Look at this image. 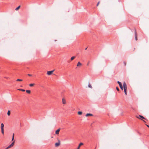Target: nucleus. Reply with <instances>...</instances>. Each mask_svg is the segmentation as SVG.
<instances>
[{"instance_id": "1", "label": "nucleus", "mask_w": 149, "mask_h": 149, "mask_svg": "<svg viewBox=\"0 0 149 149\" xmlns=\"http://www.w3.org/2000/svg\"><path fill=\"white\" fill-rule=\"evenodd\" d=\"M123 86L124 88V90L125 93V95H127V85L125 83V82H124L123 83Z\"/></svg>"}, {"instance_id": "2", "label": "nucleus", "mask_w": 149, "mask_h": 149, "mask_svg": "<svg viewBox=\"0 0 149 149\" xmlns=\"http://www.w3.org/2000/svg\"><path fill=\"white\" fill-rule=\"evenodd\" d=\"M136 118L138 119L142 120L144 123H146V122L145 120H143V119H146V118L143 117V116L141 115H139V116H136Z\"/></svg>"}, {"instance_id": "3", "label": "nucleus", "mask_w": 149, "mask_h": 149, "mask_svg": "<svg viewBox=\"0 0 149 149\" xmlns=\"http://www.w3.org/2000/svg\"><path fill=\"white\" fill-rule=\"evenodd\" d=\"M4 125L3 123H1V132L3 134H4Z\"/></svg>"}, {"instance_id": "4", "label": "nucleus", "mask_w": 149, "mask_h": 149, "mask_svg": "<svg viewBox=\"0 0 149 149\" xmlns=\"http://www.w3.org/2000/svg\"><path fill=\"white\" fill-rule=\"evenodd\" d=\"M15 143V141H13L12 143L8 146L5 149H8L9 148L12 147L14 145Z\"/></svg>"}, {"instance_id": "5", "label": "nucleus", "mask_w": 149, "mask_h": 149, "mask_svg": "<svg viewBox=\"0 0 149 149\" xmlns=\"http://www.w3.org/2000/svg\"><path fill=\"white\" fill-rule=\"evenodd\" d=\"M60 141L59 139L58 140V142L56 143L55 144V146L56 147H58L60 145Z\"/></svg>"}, {"instance_id": "6", "label": "nucleus", "mask_w": 149, "mask_h": 149, "mask_svg": "<svg viewBox=\"0 0 149 149\" xmlns=\"http://www.w3.org/2000/svg\"><path fill=\"white\" fill-rule=\"evenodd\" d=\"M54 70H52V71H48L47 72V74L48 75H50L52 74L53 73V72H54Z\"/></svg>"}, {"instance_id": "7", "label": "nucleus", "mask_w": 149, "mask_h": 149, "mask_svg": "<svg viewBox=\"0 0 149 149\" xmlns=\"http://www.w3.org/2000/svg\"><path fill=\"white\" fill-rule=\"evenodd\" d=\"M84 144L82 143H81L79 144L78 147H77V149H80V146L83 145Z\"/></svg>"}, {"instance_id": "8", "label": "nucleus", "mask_w": 149, "mask_h": 149, "mask_svg": "<svg viewBox=\"0 0 149 149\" xmlns=\"http://www.w3.org/2000/svg\"><path fill=\"white\" fill-rule=\"evenodd\" d=\"M60 130V129H59L57 130H56L55 132V134H56L58 135L59 132Z\"/></svg>"}, {"instance_id": "9", "label": "nucleus", "mask_w": 149, "mask_h": 149, "mask_svg": "<svg viewBox=\"0 0 149 149\" xmlns=\"http://www.w3.org/2000/svg\"><path fill=\"white\" fill-rule=\"evenodd\" d=\"M93 116V115L92 114H91V113H87L86 115V117H88L89 116Z\"/></svg>"}, {"instance_id": "10", "label": "nucleus", "mask_w": 149, "mask_h": 149, "mask_svg": "<svg viewBox=\"0 0 149 149\" xmlns=\"http://www.w3.org/2000/svg\"><path fill=\"white\" fill-rule=\"evenodd\" d=\"M62 103L63 104H66V101L64 98L62 99Z\"/></svg>"}, {"instance_id": "11", "label": "nucleus", "mask_w": 149, "mask_h": 149, "mask_svg": "<svg viewBox=\"0 0 149 149\" xmlns=\"http://www.w3.org/2000/svg\"><path fill=\"white\" fill-rule=\"evenodd\" d=\"M82 65L81 63L79 62L77 65V66L78 67L81 66Z\"/></svg>"}, {"instance_id": "12", "label": "nucleus", "mask_w": 149, "mask_h": 149, "mask_svg": "<svg viewBox=\"0 0 149 149\" xmlns=\"http://www.w3.org/2000/svg\"><path fill=\"white\" fill-rule=\"evenodd\" d=\"M78 114L79 115H81L82 114V112L81 111H78L77 112Z\"/></svg>"}, {"instance_id": "13", "label": "nucleus", "mask_w": 149, "mask_h": 149, "mask_svg": "<svg viewBox=\"0 0 149 149\" xmlns=\"http://www.w3.org/2000/svg\"><path fill=\"white\" fill-rule=\"evenodd\" d=\"M20 6H19L17 7V8H16L15 10H18L20 8Z\"/></svg>"}, {"instance_id": "14", "label": "nucleus", "mask_w": 149, "mask_h": 149, "mask_svg": "<svg viewBox=\"0 0 149 149\" xmlns=\"http://www.w3.org/2000/svg\"><path fill=\"white\" fill-rule=\"evenodd\" d=\"M75 58V57L74 56H72L70 58V60L71 61H72L73 60H74Z\"/></svg>"}, {"instance_id": "15", "label": "nucleus", "mask_w": 149, "mask_h": 149, "mask_svg": "<svg viewBox=\"0 0 149 149\" xmlns=\"http://www.w3.org/2000/svg\"><path fill=\"white\" fill-rule=\"evenodd\" d=\"M35 85V84H31L29 85V86L30 87H32V86H33Z\"/></svg>"}, {"instance_id": "16", "label": "nucleus", "mask_w": 149, "mask_h": 149, "mask_svg": "<svg viewBox=\"0 0 149 149\" xmlns=\"http://www.w3.org/2000/svg\"><path fill=\"white\" fill-rule=\"evenodd\" d=\"M26 91L27 93L29 94H30L31 93V91L30 90H26Z\"/></svg>"}, {"instance_id": "17", "label": "nucleus", "mask_w": 149, "mask_h": 149, "mask_svg": "<svg viewBox=\"0 0 149 149\" xmlns=\"http://www.w3.org/2000/svg\"><path fill=\"white\" fill-rule=\"evenodd\" d=\"M17 90H19V91H23V92H24V91H25V90H24V89H18Z\"/></svg>"}, {"instance_id": "18", "label": "nucleus", "mask_w": 149, "mask_h": 149, "mask_svg": "<svg viewBox=\"0 0 149 149\" xmlns=\"http://www.w3.org/2000/svg\"><path fill=\"white\" fill-rule=\"evenodd\" d=\"M117 83L119 84V86H121L122 85L121 83L120 82L118 81L117 82Z\"/></svg>"}, {"instance_id": "19", "label": "nucleus", "mask_w": 149, "mask_h": 149, "mask_svg": "<svg viewBox=\"0 0 149 149\" xmlns=\"http://www.w3.org/2000/svg\"><path fill=\"white\" fill-rule=\"evenodd\" d=\"M10 111L9 110L8 111V113H7V114L8 116H10Z\"/></svg>"}, {"instance_id": "20", "label": "nucleus", "mask_w": 149, "mask_h": 149, "mask_svg": "<svg viewBox=\"0 0 149 149\" xmlns=\"http://www.w3.org/2000/svg\"><path fill=\"white\" fill-rule=\"evenodd\" d=\"M88 87L90 88H92V86L90 84H89L88 85Z\"/></svg>"}, {"instance_id": "21", "label": "nucleus", "mask_w": 149, "mask_h": 149, "mask_svg": "<svg viewBox=\"0 0 149 149\" xmlns=\"http://www.w3.org/2000/svg\"><path fill=\"white\" fill-rule=\"evenodd\" d=\"M16 81H22V80L21 79H18L16 80Z\"/></svg>"}, {"instance_id": "22", "label": "nucleus", "mask_w": 149, "mask_h": 149, "mask_svg": "<svg viewBox=\"0 0 149 149\" xmlns=\"http://www.w3.org/2000/svg\"><path fill=\"white\" fill-rule=\"evenodd\" d=\"M14 133H13V137H12V141H13V139H14Z\"/></svg>"}, {"instance_id": "23", "label": "nucleus", "mask_w": 149, "mask_h": 149, "mask_svg": "<svg viewBox=\"0 0 149 149\" xmlns=\"http://www.w3.org/2000/svg\"><path fill=\"white\" fill-rule=\"evenodd\" d=\"M135 40H137V36L136 34V33H135Z\"/></svg>"}, {"instance_id": "24", "label": "nucleus", "mask_w": 149, "mask_h": 149, "mask_svg": "<svg viewBox=\"0 0 149 149\" xmlns=\"http://www.w3.org/2000/svg\"><path fill=\"white\" fill-rule=\"evenodd\" d=\"M120 88L121 89V90H123V88L122 85L121 86H120Z\"/></svg>"}, {"instance_id": "25", "label": "nucleus", "mask_w": 149, "mask_h": 149, "mask_svg": "<svg viewBox=\"0 0 149 149\" xmlns=\"http://www.w3.org/2000/svg\"><path fill=\"white\" fill-rule=\"evenodd\" d=\"M100 3V1H99L98 3H97V6H98Z\"/></svg>"}, {"instance_id": "26", "label": "nucleus", "mask_w": 149, "mask_h": 149, "mask_svg": "<svg viewBox=\"0 0 149 149\" xmlns=\"http://www.w3.org/2000/svg\"><path fill=\"white\" fill-rule=\"evenodd\" d=\"M116 90L117 91H119V89L118 88V87H116Z\"/></svg>"}, {"instance_id": "27", "label": "nucleus", "mask_w": 149, "mask_h": 149, "mask_svg": "<svg viewBox=\"0 0 149 149\" xmlns=\"http://www.w3.org/2000/svg\"><path fill=\"white\" fill-rule=\"evenodd\" d=\"M28 75L29 76H32V75L31 74H28Z\"/></svg>"}, {"instance_id": "28", "label": "nucleus", "mask_w": 149, "mask_h": 149, "mask_svg": "<svg viewBox=\"0 0 149 149\" xmlns=\"http://www.w3.org/2000/svg\"><path fill=\"white\" fill-rule=\"evenodd\" d=\"M146 125L149 128V125H147V124H146Z\"/></svg>"}, {"instance_id": "29", "label": "nucleus", "mask_w": 149, "mask_h": 149, "mask_svg": "<svg viewBox=\"0 0 149 149\" xmlns=\"http://www.w3.org/2000/svg\"><path fill=\"white\" fill-rule=\"evenodd\" d=\"M4 78H6V79H8V78L7 77H4Z\"/></svg>"}, {"instance_id": "30", "label": "nucleus", "mask_w": 149, "mask_h": 149, "mask_svg": "<svg viewBox=\"0 0 149 149\" xmlns=\"http://www.w3.org/2000/svg\"><path fill=\"white\" fill-rule=\"evenodd\" d=\"M87 49V48H86L85 49H86V50Z\"/></svg>"}, {"instance_id": "31", "label": "nucleus", "mask_w": 149, "mask_h": 149, "mask_svg": "<svg viewBox=\"0 0 149 149\" xmlns=\"http://www.w3.org/2000/svg\"><path fill=\"white\" fill-rule=\"evenodd\" d=\"M88 65V63L87 64V65Z\"/></svg>"}, {"instance_id": "32", "label": "nucleus", "mask_w": 149, "mask_h": 149, "mask_svg": "<svg viewBox=\"0 0 149 149\" xmlns=\"http://www.w3.org/2000/svg\"><path fill=\"white\" fill-rule=\"evenodd\" d=\"M96 148V147L95 148V149Z\"/></svg>"}, {"instance_id": "33", "label": "nucleus", "mask_w": 149, "mask_h": 149, "mask_svg": "<svg viewBox=\"0 0 149 149\" xmlns=\"http://www.w3.org/2000/svg\"><path fill=\"white\" fill-rule=\"evenodd\" d=\"M96 148V147L95 148V149Z\"/></svg>"}]
</instances>
